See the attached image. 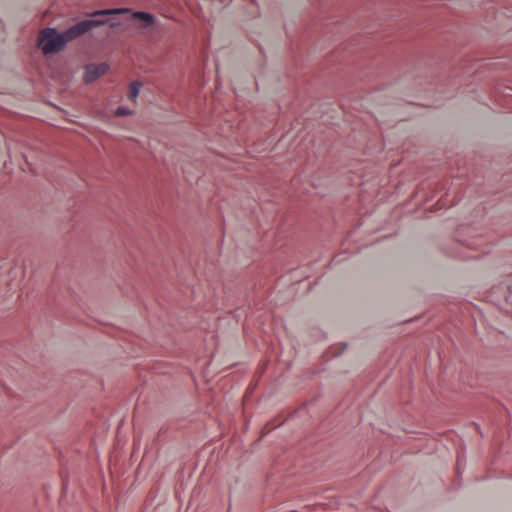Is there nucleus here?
Here are the masks:
<instances>
[{"instance_id": "f257e3e1", "label": "nucleus", "mask_w": 512, "mask_h": 512, "mask_svg": "<svg viewBox=\"0 0 512 512\" xmlns=\"http://www.w3.org/2000/svg\"><path fill=\"white\" fill-rule=\"evenodd\" d=\"M99 22H77L63 33H58L55 28H44L38 36V46L44 55L58 53L64 49L67 42L77 39L92 30Z\"/></svg>"}, {"instance_id": "f03ea898", "label": "nucleus", "mask_w": 512, "mask_h": 512, "mask_svg": "<svg viewBox=\"0 0 512 512\" xmlns=\"http://www.w3.org/2000/svg\"><path fill=\"white\" fill-rule=\"evenodd\" d=\"M128 12H130L129 8H111V9L96 10L90 14L92 19L82 20L81 22H99V24L95 25L93 28H96V27L102 26V25H109L111 28H115V27L119 26L120 23L113 21L108 16L124 14V13H128Z\"/></svg>"}, {"instance_id": "7ed1b4c3", "label": "nucleus", "mask_w": 512, "mask_h": 512, "mask_svg": "<svg viewBox=\"0 0 512 512\" xmlns=\"http://www.w3.org/2000/svg\"><path fill=\"white\" fill-rule=\"evenodd\" d=\"M109 70L107 63L89 64L85 70L86 83H92L100 76L104 75Z\"/></svg>"}, {"instance_id": "20e7f679", "label": "nucleus", "mask_w": 512, "mask_h": 512, "mask_svg": "<svg viewBox=\"0 0 512 512\" xmlns=\"http://www.w3.org/2000/svg\"><path fill=\"white\" fill-rule=\"evenodd\" d=\"M465 245L471 250L479 251L478 254L471 255L469 258H478L490 251L489 244L486 243L482 238H473L468 240Z\"/></svg>"}, {"instance_id": "39448f33", "label": "nucleus", "mask_w": 512, "mask_h": 512, "mask_svg": "<svg viewBox=\"0 0 512 512\" xmlns=\"http://www.w3.org/2000/svg\"><path fill=\"white\" fill-rule=\"evenodd\" d=\"M132 17L135 20L142 22L143 28H149L156 23V18L153 14L144 11H135L132 13Z\"/></svg>"}, {"instance_id": "423d86ee", "label": "nucleus", "mask_w": 512, "mask_h": 512, "mask_svg": "<svg viewBox=\"0 0 512 512\" xmlns=\"http://www.w3.org/2000/svg\"><path fill=\"white\" fill-rule=\"evenodd\" d=\"M142 83L139 81H133L129 85V98L131 101L135 102L140 91V87Z\"/></svg>"}, {"instance_id": "0eeeda50", "label": "nucleus", "mask_w": 512, "mask_h": 512, "mask_svg": "<svg viewBox=\"0 0 512 512\" xmlns=\"http://www.w3.org/2000/svg\"><path fill=\"white\" fill-rule=\"evenodd\" d=\"M115 114H116V116L124 117V116L130 115L131 111H130V109H128L126 107H118L115 111Z\"/></svg>"}, {"instance_id": "6e6552de", "label": "nucleus", "mask_w": 512, "mask_h": 512, "mask_svg": "<svg viewBox=\"0 0 512 512\" xmlns=\"http://www.w3.org/2000/svg\"><path fill=\"white\" fill-rule=\"evenodd\" d=\"M339 354H340V352H333V355H334V356H337V355H339Z\"/></svg>"}]
</instances>
